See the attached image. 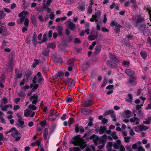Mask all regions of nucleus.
<instances>
[{
  "mask_svg": "<svg viewBox=\"0 0 151 151\" xmlns=\"http://www.w3.org/2000/svg\"><path fill=\"white\" fill-rule=\"evenodd\" d=\"M110 25L111 27H115L114 31L116 34H118L120 32V28L122 27L121 25L115 20H112L111 22Z\"/></svg>",
  "mask_w": 151,
  "mask_h": 151,
  "instance_id": "f257e3e1",
  "label": "nucleus"
},
{
  "mask_svg": "<svg viewBox=\"0 0 151 151\" xmlns=\"http://www.w3.org/2000/svg\"><path fill=\"white\" fill-rule=\"evenodd\" d=\"M89 139H92L95 145L96 146L98 145V142L99 140V137L98 136L95 134H93L90 136Z\"/></svg>",
  "mask_w": 151,
  "mask_h": 151,
  "instance_id": "f03ea898",
  "label": "nucleus"
},
{
  "mask_svg": "<svg viewBox=\"0 0 151 151\" xmlns=\"http://www.w3.org/2000/svg\"><path fill=\"white\" fill-rule=\"evenodd\" d=\"M81 137L80 135H77L75 137H73L71 142L75 146H78L79 145L78 140Z\"/></svg>",
  "mask_w": 151,
  "mask_h": 151,
  "instance_id": "7ed1b4c3",
  "label": "nucleus"
},
{
  "mask_svg": "<svg viewBox=\"0 0 151 151\" xmlns=\"http://www.w3.org/2000/svg\"><path fill=\"white\" fill-rule=\"evenodd\" d=\"M67 83L69 84L68 87V89L73 88L75 86V81L71 78H68L67 80Z\"/></svg>",
  "mask_w": 151,
  "mask_h": 151,
  "instance_id": "20e7f679",
  "label": "nucleus"
},
{
  "mask_svg": "<svg viewBox=\"0 0 151 151\" xmlns=\"http://www.w3.org/2000/svg\"><path fill=\"white\" fill-rule=\"evenodd\" d=\"M106 64L108 66L112 68H116L118 66L117 64L110 60L106 61Z\"/></svg>",
  "mask_w": 151,
  "mask_h": 151,
  "instance_id": "39448f33",
  "label": "nucleus"
},
{
  "mask_svg": "<svg viewBox=\"0 0 151 151\" xmlns=\"http://www.w3.org/2000/svg\"><path fill=\"white\" fill-rule=\"evenodd\" d=\"M109 56L110 59L114 62L117 63L119 62L120 60L119 59L117 58L116 56L112 53H109Z\"/></svg>",
  "mask_w": 151,
  "mask_h": 151,
  "instance_id": "423d86ee",
  "label": "nucleus"
},
{
  "mask_svg": "<svg viewBox=\"0 0 151 151\" xmlns=\"http://www.w3.org/2000/svg\"><path fill=\"white\" fill-rule=\"evenodd\" d=\"M124 71L128 76L131 77L134 76V75L135 74V72L133 70L130 69H127L125 70Z\"/></svg>",
  "mask_w": 151,
  "mask_h": 151,
  "instance_id": "0eeeda50",
  "label": "nucleus"
},
{
  "mask_svg": "<svg viewBox=\"0 0 151 151\" xmlns=\"http://www.w3.org/2000/svg\"><path fill=\"white\" fill-rule=\"evenodd\" d=\"M114 85H109L106 88V89L109 90V91H108L107 92V94L108 95L112 94L113 92L114 89Z\"/></svg>",
  "mask_w": 151,
  "mask_h": 151,
  "instance_id": "6e6552de",
  "label": "nucleus"
},
{
  "mask_svg": "<svg viewBox=\"0 0 151 151\" xmlns=\"http://www.w3.org/2000/svg\"><path fill=\"white\" fill-rule=\"evenodd\" d=\"M68 27L69 29L71 30H74L76 27V25L70 21H68Z\"/></svg>",
  "mask_w": 151,
  "mask_h": 151,
  "instance_id": "1a4fd4ad",
  "label": "nucleus"
},
{
  "mask_svg": "<svg viewBox=\"0 0 151 151\" xmlns=\"http://www.w3.org/2000/svg\"><path fill=\"white\" fill-rule=\"evenodd\" d=\"M101 12L100 10H97L95 13L93 15V17H95L96 19L95 22H96L98 21V19H99L101 17Z\"/></svg>",
  "mask_w": 151,
  "mask_h": 151,
  "instance_id": "9d476101",
  "label": "nucleus"
},
{
  "mask_svg": "<svg viewBox=\"0 0 151 151\" xmlns=\"http://www.w3.org/2000/svg\"><path fill=\"white\" fill-rule=\"evenodd\" d=\"M101 45L100 44L96 46L95 48V51L94 53L95 55H98L100 52L101 50Z\"/></svg>",
  "mask_w": 151,
  "mask_h": 151,
  "instance_id": "9b49d317",
  "label": "nucleus"
},
{
  "mask_svg": "<svg viewBox=\"0 0 151 151\" xmlns=\"http://www.w3.org/2000/svg\"><path fill=\"white\" fill-rule=\"evenodd\" d=\"M56 29L58 31V35L60 36H62L63 34V27L59 25L56 27Z\"/></svg>",
  "mask_w": 151,
  "mask_h": 151,
  "instance_id": "f8f14e48",
  "label": "nucleus"
},
{
  "mask_svg": "<svg viewBox=\"0 0 151 151\" xmlns=\"http://www.w3.org/2000/svg\"><path fill=\"white\" fill-rule=\"evenodd\" d=\"M136 79V77L135 76H132L131 77V79H129L128 82L132 83V85L135 86L137 84V83L135 81V80Z\"/></svg>",
  "mask_w": 151,
  "mask_h": 151,
  "instance_id": "ddd939ff",
  "label": "nucleus"
},
{
  "mask_svg": "<svg viewBox=\"0 0 151 151\" xmlns=\"http://www.w3.org/2000/svg\"><path fill=\"white\" fill-rule=\"evenodd\" d=\"M48 134V131L47 128H45L43 132V137L45 140H46Z\"/></svg>",
  "mask_w": 151,
  "mask_h": 151,
  "instance_id": "4468645a",
  "label": "nucleus"
},
{
  "mask_svg": "<svg viewBox=\"0 0 151 151\" xmlns=\"http://www.w3.org/2000/svg\"><path fill=\"white\" fill-rule=\"evenodd\" d=\"M81 113L84 115H88L89 113V109L86 108H82L81 109Z\"/></svg>",
  "mask_w": 151,
  "mask_h": 151,
  "instance_id": "2eb2a0df",
  "label": "nucleus"
},
{
  "mask_svg": "<svg viewBox=\"0 0 151 151\" xmlns=\"http://www.w3.org/2000/svg\"><path fill=\"white\" fill-rule=\"evenodd\" d=\"M98 35L99 34L98 32H97L96 35L93 34L89 35L88 36V38L90 40H93L98 38Z\"/></svg>",
  "mask_w": 151,
  "mask_h": 151,
  "instance_id": "dca6fc26",
  "label": "nucleus"
},
{
  "mask_svg": "<svg viewBox=\"0 0 151 151\" xmlns=\"http://www.w3.org/2000/svg\"><path fill=\"white\" fill-rule=\"evenodd\" d=\"M140 55L143 59L146 60L147 59V55L145 51L143 50L141 51L140 52Z\"/></svg>",
  "mask_w": 151,
  "mask_h": 151,
  "instance_id": "f3484780",
  "label": "nucleus"
},
{
  "mask_svg": "<svg viewBox=\"0 0 151 151\" xmlns=\"http://www.w3.org/2000/svg\"><path fill=\"white\" fill-rule=\"evenodd\" d=\"M93 104V101L91 100H87L85 102V106L86 107H88L89 106L92 105Z\"/></svg>",
  "mask_w": 151,
  "mask_h": 151,
  "instance_id": "a211bd4d",
  "label": "nucleus"
},
{
  "mask_svg": "<svg viewBox=\"0 0 151 151\" xmlns=\"http://www.w3.org/2000/svg\"><path fill=\"white\" fill-rule=\"evenodd\" d=\"M90 65V62L89 60H87L84 63L83 65V68L84 69H87L89 67Z\"/></svg>",
  "mask_w": 151,
  "mask_h": 151,
  "instance_id": "6ab92c4d",
  "label": "nucleus"
},
{
  "mask_svg": "<svg viewBox=\"0 0 151 151\" xmlns=\"http://www.w3.org/2000/svg\"><path fill=\"white\" fill-rule=\"evenodd\" d=\"M107 128L106 126H101L99 130V134H103L104 132L106 130Z\"/></svg>",
  "mask_w": 151,
  "mask_h": 151,
  "instance_id": "aec40b11",
  "label": "nucleus"
},
{
  "mask_svg": "<svg viewBox=\"0 0 151 151\" xmlns=\"http://www.w3.org/2000/svg\"><path fill=\"white\" fill-rule=\"evenodd\" d=\"M31 20L32 23L34 26H36L37 25V20L35 16H33L31 18Z\"/></svg>",
  "mask_w": 151,
  "mask_h": 151,
  "instance_id": "412c9836",
  "label": "nucleus"
},
{
  "mask_svg": "<svg viewBox=\"0 0 151 151\" xmlns=\"http://www.w3.org/2000/svg\"><path fill=\"white\" fill-rule=\"evenodd\" d=\"M14 132H12L11 134L12 136L14 138L16 137L17 135H20L21 134H19L18 131L15 128V130H13Z\"/></svg>",
  "mask_w": 151,
  "mask_h": 151,
  "instance_id": "4be33fe9",
  "label": "nucleus"
},
{
  "mask_svg": "<svg viewBox=\"0 0 151 151\" xmlns=\"http://www.w3.org/2000/svg\"><path fill=\"white\" fill-rule=\"evenodd\" d=\"M22 119H19L17 120V121L20 124L18 125L19 126L22 128H24V127L23 126V125L24 124V122L22 120Z\"/></svg>",
  "mask_w": 151,
  "mask_h": 151,
  "instance_id": "5701e85b",
  "label": "nucleus"
},
{
  "mask_svg": "<svg viewBox=\"0 0 151 151\" xmlns=\"http://www.w3.org/2000/svg\"><path fill=\"white\" fill-rule=\"evenodd\" d=\"M32 72L30 70H28L25 72V76L27 79H29L31 76Z\"/></svg>",
  "mask_w": 151,
  "mask_h": 151,
  "instance_id": "b1692460",
  "label": "nucleus"
},
{
  "mask_svg": "<svg viewBox=\"0 0 151 151\" xmlns=\"http://www.w3.org/2000/svg\"><path fill=\"white\" fill-rule=\"evenodd\" d=\"M74 61L75 60L73 59H69L67 61V63L68 65L73 66Z\"/></svg>",
  "mask_w": 151,
  "mask_h": 151,
  "instance_id": "393cba45",
  "label": "nucleus"
},
{
  "mask_svg": "<svg viewBox=\"0 0 151 151\" xmlns=\"http://www.w3.org/2000/svg\"><path fill=\"white\" fill-rule=\"evenodd\" d=\"M55 60L56 62L58 63H63V60L61 57H55Z\"/></svg>",
  "mask_w": 151,
  "mask_h": 151,
  "instance_id": "a878e982",
  "label": "nucleus"
},
{
  "mask_svg": "<svg viewBox=\"0 0 151 151\" xmlns=\"http://www.w3.org/2000/svg\"><path fill=\"white\" fill-rule=\"evenodd\" d=\"M42 54L45 56H48L49 54V50L46 49H44L42 51Z\"/></svg>",
  "mask_w": 151,
  "mask_h": 151,
  "instance_id": "bb28decb",
  "label": "nucleus"
},
{
  "mask_svg": "<svg viewBox=\"0 0 151 151\" xmlns=\"http://www.w3.org/2000/svg\"><path fill=\"white\" fill-rule=\"evenodd\" d=\"M22 76V73H17L16 75L15 76H14V79L15 80V81L17 82V79H18L21 78Z\"/></svg>",
  "mask_w": 151,
  "mask_h": 151,
  "instance_id": "cd10ccee",
  "label": "nucleus"
},
{
  "mask_svg": "<svg viewBox=\"0 0 151 151\" xmlns=\"http://www.w3.org/2000/svg\"><path fill=\"white\" fill-rule=\"evenodd\" d=\"M128 96L129 98V99H126V101L130 103H132L133 98L132 95L131 94L128 93Z\"/></svg>",
  "mask_w": 151,
  "mask_h": 151,
  "instance_id": "c85d7f7f",
  "label": "nucleus"
},
{
  "mask_svg": "<svg viewBox=\"0 0 151 151\" xmlns=\"http://www.w3.org/2000/svg\"><path fill=\"white\" fill-rule=\"evenodd\" d=\"M138 127V129L140 131H143V125H139L136 126L134 128L135 131L137 132H139V131L137 130V128Z\"/></svg>",
  "mask_w": 151,
  "mask_h": 151,
  "instance_id": "c756f323",
  "label": "nucleus"
},
{
  "mask_svg": "<svg viewBox=\"0 0 151 151\" xmlns=\"http://www.w3.org/2000/svg\"><path fill=\"white\" fill-rule=\"evenodd\" d=\"M144 20V18L142 17H139L137 18L136 21L135 23L136 24H138L139 23L143 22Z\"/></svg>",
  "mask_w": 151,
  "mask_h": 151,
  "instance_id": "7c9ffc66",
  "label": "nucleus"
},
{
  "mask_svg": "<svg viewBox=\"0 0 151 151\" xmlns=\"http://www.w3.org/2000/svg\"><path fill=\"white\" fill-rule=\"evenodd\" d=\"M14 59L12 57H11L9 58V65H10V66L12 67L14 63Z\"/></svg>",
  "mask_w": 151,
  "mask_h": 151,
  "instance_id": "2f4dec72",
  "label": "nucleus"
},
{
  "mask_svg": "<svg viewBox=\"0 0 151 151\" xmlns=\"http://www.w3.org/2000/svg\"><path fill=\"white\" fill-rule=\"evenodd\" d=\"M114 111L113 110H110L106 111L104 114V116H106L107 115H109L110 114L113 113Z\"/></svg>",
  "mask_w": 151,
  "mask_h": 151,
  "instance_id": "473e14b6",
  "label": "nucleus"
},
{
  "mask_svg": "<svg viewBox=\"0 0 151 151\" xmlns=\"http://www.w3.org/2000/svg\"><path fill=\"white\" fill-rule=\"evenodd\" d=\"M38 96L36 94H34L33 96H31L29 98V100L30 101H32L33 99H38Z\"/></svg>",
  "mask_w": 151,
  "mask_h": 151,
  "instance_id": "72a5a7b5",
  "label": "nucleus"
},
{
  "mask_svg": "<svg viewBox=\"0 0 151 151\" xmlns=\"http://www.w3.org/2000/svg\"><path fill=\"white\" fill-rule=\"evenodd\" d=\"M39 84H35L33 87L32 89H31V91L32 92H35L36 90H37L39 87Z\"/></svg>",
  "mask_w": 151,
  "mask_h": 151,
  "instance_id": "f704fd0d",
  "label": "nucleus"
},
{
  "mask_svg": "<svg viewBox=\"0 0 151 151\" xmlns=\"http://www.w3.org/2000/svg\"><path fill=\"white\" fill-rule=\"evenodd\" d=\"M80 127L78 124H77L75 126V131L76 133H78L79 132Z\"/></svg>",
  "mask_w": 151,
  "mask_h": 151,
  "instance_id": "c9c22d12",
  "label": "nucleus"
},
{
  "mask_svg": "<svg viewBox=\"0 0 151 151\" xmlns=\"http://www.w3.org/2000/svg\"><path fill=\"white\" fill-rule=\"evenodd\" d=\"M124 113L126 115L127 117L131 116V112L129 110H126L124 111Z\"/></svg>",
  "mask_w": 151,
  "mask_h": 151,
  "instance_id": "e433bc0d",
  "label": "nucleus"
},
{
  "mask_svg": "<svg viewBox=\"0 0 151 151\" xmlns=\"http://www.w3.org/2000/svg\"><path fill=\"white\" fill-rule=\"evenodd\" d=\"M28 108L29 109H32V110H35L37 109V107L34 105L30 104L28 106Z\"/></svg>",
  "mask_w": 151,
  "mask_h": 151,
  "instance_id": "4c0bfd02",
  "label": "nucleus"
},
{
  "mask_svg": "<svg viewBox=\"0 0 151 151\" xmlns=\"http://www.w3.org/2000/svg\"><path fill=\"white\" fill-rule=\"evenodd\" d=\"M5 16L6 14L3 11H0V19H2Z\"/></svg>",
  "mask_w": 151,
  "mask_h": 151,
  "instance_id": "58836bf2",
  "label": "nucleus"
},
{
  "mask_svg": "<svg viewBox=\"0 0 151 151\" xmlns=\"http://www.w3.org/2000/svg\"><path fill=\"white\" fill-rule=\"evenodd\" d=\"M40 124L42 128H44L47 124V122L45 120L42 121L41 122Z\"/></svg>",
  "mask_w": 151,
  "mask_h": 151,
  "instance_id": "ea45409f",
  "label": "nucleus"
},
{
  "mask_svg": "<svg viewBox=\"0 0 151 151\" xmlns=\"http://www.w3.org/2000/svg\"><path fill=\"white\" fill-rule=\"evenodd\" d=\"M8 106L5 105L4 106H3L2 105H0V107L1 110L4 111H6L7 110L8 108Z\"/></svg>",
  "mask_w": 151,
  "mask_h": 151,
  "instance_id": "a19ab883",
  "label": "nucleus"
},
{
  "mask_svg": "<svg viewBox=\"0 0 151 151\" xmlns=\"http://www.w3.org/2000/svg\"><path fill=\"white\" fill-rule=\"evenodd\" d=\"M65 100L67 103H70L72 101V99L71 98L68 97V96L66 97L65 99Z\"/></svg>",
  "mask_w": 151,
  "mask_h": 151,
  "instance_id": "79ce46f5",
  "label": "nucleus"
},
{
  "mask_svg": "<svg viewBox=\"0 0 151 151\" xmlns=\"http://www.w3.org/2000/svg\"><path fill=\"white\" fill-rule=\"evenodd\" d=\"M46 36V34H44L43 35L42 41L41 42H38V43L40 44L42 42H45L47 40Z\"/></svg>",
  "mask_w": 151,
  "mask_h": 151,
  "instance_id": "37998d69",
  "label": "nucleus"
},
{
  "mask_svg": "<svg viewBox=\"0 0 151 151\" xmlns=\"http://www.w3.org/2000/svg\"><path fill=\"white\" fill-rule=\"evenodd\" d=\"M122 63L123 65L124 66H128L130 65V62L129 61H124Z\"/></svg>",
  "mask_w": 151,
  "mask_h": 151,
  "instance_id": "c03bdc74",
  "label": "nucleus"
},
{
  "mask_svg": "<svg viewBox=\"0 0 151 151\" xmlns=\"http://www.w3.org/2000/svg\"><path fill=\"white\" fill-rule=\"evenodd\" d=\"M48 47L51 48L53 49H54L55 47V45L54 42L52 43L51 44H49Z\"/></svg>",
  "mask_w": 151,
  "mask_h": 151,
  "instance_id": "a18cd8bd",
  "label": "nucleus"
},
{
  "mask_svg": "<svg viewBox=\"0 0 151 151\" xmlns=\"http://www.w3.org/2000/svg\"><path fill=\"white\" fill-rule=\"evenodd\" d=\"M29 21L27 18L25 19L24 22V24L26 27H28L29 26Z\"/></svg>",
  "mask_w": 151,
  "mask_h": 151,
  "instance_id": "49530a36",
  "label": "nucleus"
},
{
  "mask_svg": "<svg viewBox=\"0 0 151 151\" xmlns=\"http://www.w3.org/2000/svg\"><path fill=\"white\" fill-rule=\"evenodd\" d=\"M126 38L128 40L130 39L132 40L133 39V36L132 34L128 35L126 36Z\"/></svg>",
  "mask_w": 151,
  "mask_h": 151,
  "instance_id": "de8ad7c7",
  "label": "nucleus"
},
{
  "mask_svg": "<svg viewBox=\"0 0 151 151\" xmlns=\"http://www.w3.org/2000/svg\"><path fill=\"white\" fill-rule=\"evenodd\" d=\"M79 9L81 11H83L85 10V6L83 5H80L79 6Z\"/></svg>",
  "mask_w": 151,
  "mask_h": 151,
  "instance_id": "09e8293b",
  "label": "nucleus"
},
{
  "mask_svg": "<svg viewBox=\"0 0 151 151\" xmlns=\"http://www.w3.org/2000/svg\"><path fill=\"white\" fill-rule=\"evenodd\" d=\"M64 74L63 72H58L57 74V76L58 78H60L61 77L63 76Z\"/></svg>",
  "mask_w": 151,
  "mask_h": 151,
  "instance_id": "8fccbe9b",
  "label": "nucleus"
},
{
  "mask_svg": "<svg viewBox=\"0 0 151 151\" xmlns=\"http://www.w3.org/2000/svg\"><path fill=\"white\" fill-rule=\"evenodd\" d=\"M107 83V80L104 79L103 81V83L101 85V87L102 88H103L106 85Z\"/></svg>",
  "mask_w": 151,
  "mask_h": 151,
  "instance_id": "3c124183",
  "label": "nucleus"
},
{
  "mask_svg": "<svg viewBox=\"0 0 151 151\" xmlns=\"http://www.w3.org/2000/svg\"><path fill=\"white\" fill-rule=\"evenodd\" d=\"M32 43L34 45L35 47H36L37 45V41L36 40V39L32 38Z\"/></svg>",
  "mask_w": 151,
  "mask_h": 151,
  "instance_id": "603ef678",
  "label": "nucleus"
},
{
  "mask_svg": "<svg viewBox=\"0 0 151 151\" xmlns=\"http://www.w3.org/2000/svg\"><path fill=\"white\" fill-rule=\"evenodd\" d=\"M130 3L131 2L129 1H127L125 2L124 4V7H126L129 6Z\"/></svg>",
  "mask_w": 151,
  "mask_h": 151,
  "instance_id": "864d4df0",
  "label": "nucleus"
},
{
  "mask_svg": "<svg viewBox=\"0 0 151 151\" xmlns=\"http://www.w3.org/2000/svg\"><path fill=\"white\" fill-rule=\"evenodd\" d=\"M15 127H12L9 130V131L6 132L5 134H7L9 133L12 132H13V130H15Z\"/></svg>",
  "mask_w": 151,
  "mask_h": 151,
  "instance_id": "5fc2aeb1",
  "label": "nucleus"
},
{
  "mask_svg": "<svg viewBox=\"0 0 151 151\" xmlns=\"http://www.w3.org/2000/svg\"><path fill=\"white\" fill-rule=\"evenodd\" d=\"M72 148L73 149V151H81V149L79 147H72Z\"/></svg>",
  "mask_w": 151,
  "mask_h": 151,
  "instance_id": "6e6d98bb",
  "label": "nucleus"
},
{
  "mask_svg": "<svg viewBox=\"0 0 151 151\" xmlns=\"http://www.w3.org/2000/svg\"><path fill=\"white\" fill-rule=\"evenodd\" d=\"M0 122L3 124L6 123L5 120L2 116H0Z\"/></svg>",
  "mask_w": 151,
  "mask_h": 151,
  "instance_id": "4d7b16f0",
  "label": "nucleus"
},
{
  "mask_svg": "<svg viewBox=\"0 0 151 151\" xmlns=\"http://www.w3.org/2000/svg\"><path fill=\"white\" fill-rule=\"evenodd\" d=\"M130 137L129 136L124 137V141L125 142L128 143L130 141Z\"/></svg>",
  "mask_w": 151,
  "mask_h": 151,
  "instance_id": "13d9d810",
  "label": "nucleus"
},
{
  "mask_svg": "<svg viewBox=\"0 0 151 151\" xmlns=\"http://www.w3.org/2000/svg\"><path fill=\"white\" fill-rule=\"evenodd\" d=\"M18 95L19 96L22 98H24L25 96V93L22 92H20L18 93Z\"/></svg>",
  "mask_w": 151,
  "mask_h": 151,
  "instance_id": "bf43d9fd",
  "label": "nucleus"
},
{
  "mask_svg": "<svg viewBox=\"0 0 151 151\" xmlns=\"http://www.w3.org/2000/svg\"><path fill=\"white\" fill-rule=\"evenodd\" d=\"M108 122V120L107 119L105 118H103L102 120V122L104 124H106Z\"/></svg>",
  "mask_w": 151,
  "mask_h": 151,
  "instance_id": "052dcab7",
  "label": "nucleus"
},
{
  "mask_svg": "<svg viewBox=\"0 0 151 151\" xmlns=\"http://www.w3.org/2000/svg\"><path fill=\"white\" fill-rule=\"evenodd\" d=\"M74 41L75 43H80L81 42V41L78 38H75L74 40Z\"/></svg>",
  "mask_w": 151,
  "mask_h": 151,
  "instance_id": "680f3d73",
  "label": "nucleus"
},
{
  "mask_svg": "<svg viewBox=\"0 0 151 151\" xmlns=\"http://www.w3.org/2000/svg\"><path fill=\"white\" fill-rule=\"evenodd\" d=\"M138 146V145H137V143H134L132 145V149L134 150L136 149L137 148Z\"/></svg>",
  "mask_w": 151,
  "mask_h": 151,
  "instance_id": "e2e57ef3",
  "label": "nucleus"
},
{
  "mask_svg": "<svg viewBox=\"0 0 151 151\" xmlns=\"http://www.w3.org/2000/svg\"><path fill=\"white\" fill-rule=\"evenodd\" d=\"M30 114V112L28 111L27 110V111H26L24 112V115L26 117H28L29 115Z\"/></svg>",
  "mask_w": 151,
  "mask_h": 151,
  "instance_id": "0e129e2a",
  "label": "nucleus"
},
{
  "mask_svg": "<svg viewBox=\"0 0 151 151\" xmlns=\"http://www.w3.org/2000/svg\"><path fill=\"white\" fill-rule=\"evenodd\" d=\"M120 151H125V149L124 146L121 145L119 147Z\"/></svg>",
  "mask_w": 151,
  "mask_h": 151,
  "instance_id": "69168bd1",
  "label": "nucleus"
},
{
  "mask_svg": "<svg viewBox=\"0 0 151 151\" xmlns=\"http://www.w3.org/2000/svg\"><path fill=\"white\" fill-rule=\"evenodd\" d=\"M138 150L139 151H145V149L141 146H140L138 147Z\"/></svg>",
  "mask_w": 151,
  "mask_h": 151,
  "instance_id": "338daca9",
  "label": "nucleus"
},
{
  "mask_svg": "<svg viewBox=\"0 0 151 151\" xmlns=\"http://www.w3.org/2000/svg\"><path fill=\"white\" fill-rule=\"evenodd\" d=\"M49 16H50V19H54V17H55V15H54V13L53 12H51L49 15Z\"/></svg>",
  "mask_w": 151,
  "mask_h": 151,
  "instance_id": "774afa93",
  "label": "nucleus"
}]
</instances>
